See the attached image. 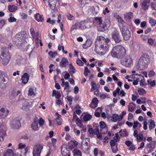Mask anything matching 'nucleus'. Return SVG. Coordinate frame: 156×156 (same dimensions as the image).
<instances>
[{"instance_id":"obj_1","label":"nucleus","mask_w":156,"mask_h":156,"mask_svg":"<svg viewBox=\"0 0 156 156\" xmlns=\"http://www.w3.org/2000/svg\"><path fill=\"white\" fill-rule=\"evenodd\" d=\"M104 42L103 38L101 37H98L95 44V51H96L99 49L103 51L101 52V55H105L108 50V44L105 43Z\"/></svg>"},{"instance_id":"obj_2","label":"nucleus","mask_w":156,"mask_h":156,"mask_svg":"<svg viewBox=\"0 0 156 156\" xmlns=\"http://www.w3.org/2000/svg\"><path fill=\"white\" fill-rule=\"evenodd\" d=\"M111 56L113 58L121 59L124 57L126 53L125 48L121 45L115 46L110 52Z\"/></svg>"},{"instance_id":"obj_3","label":"nucleus","mask_w":156,"mask_h":156,"mask_svg":"<svg viewBox=\"0 0 156 156\" xmlns=\"http://www.w3.org/2000/svg\"><path fill=\"white\" fill-rule=\"evenodd\" d=\"M0 58L3 65H6L9 63L10 59V55L7 48L4 47L2 48Z\"/></svg>"},{"instance_id":"obj_4","label":"nucleus","mask_w":156,"mask_h":156,"mask_svg":"<svg viewBox=\"0 0 156 156\" xmlns=\"http://www.w3.org/2000/svg\"><path fill=\"white\" fill-rule=\"evenodd\" d=\"M14 40L13 41L15 42L14 44L17 45L22 46L27 43L24 35L21 32L18 33L15 35Z\"/></svg>"},{"instance_id":"obj_5","label":"nucleus","mask_w":156,"mask_h":156,"mask_svg":"<svg viewBox=\"0 0 156 156\" xmlns=\"http://www.w3.org/2000/svg\"><path fill=\"white\" fill-rule=\"evenodd\" d=\"M148 61V59L145 57H141L136 65V68L140 70L144 69L147 66Z\"/></svg>"},{"instance_id":"obj_6","label":"nucleus","mask_w":156,"mask_h":156,"mask_svg":"<svg viewBox=\"0 0 156 156\" xmlns=\"http://www.w3.org/2000/svg\"><path fill=\"white\" fill-rule=\"evenodd\" d=\"M43 148L42 145L37 144L34 146L33 151V156H40L41 150Z\"/></svg>"},{"instance_id":"obj_7","label":"nucleus","mask_w":156,"mask_h":156,"mask_svg":"<svg viewBox=\"0 0 156 156\" xmlns=\"http://www.w3.org/2000/svg\"><path fill=\"white\" fill-rule=\"evenodd\" d=\"M111 36L112 38L115 43H119L122 41V38L120 35L119 32L115 29H114L112 33Z\"/></svg>"},{"instance_id":"obj_8","label":"nucleus","mask_w":156,"mask_h":156,"mask_svg":"<svg viewBox=\"0 0 156 156\" xmlns=\"http://www.w3.org/2000/svg\"><path fill=\"white\" fill-rule=\"evenodd\" d=\"M121 31L124 39L126 41L129 40L131 37V34L128 28L126 26H123Z\"/></svg>"},{"instance_id":"obj_9","label":"nucleus","mask_w":156,"mask_h":156,"mask_svg":"<svg viewBox=\"0 0 156 156\" xmlns=\"http://www.w3.org/2000/svg\"><path fill=\"white\" fill-rule=\"evenodd\" d=\"M121 62L123 66L127 67H130L133 65L132 58L128 56L123 58Z\"/></svg>"},{"instance_id":"obj_10","label":"nucleus","mask_w":156,"mask_h":156,"mask_svg":"<svg viewBox=\"0 0 156 156\" xmlns=\"http://www.w3.org/2000/svg\"><path fill=\"white\" fill-rule=\"evenodd\" d=\"M110 22L108 19H107L103 23L99 25L98 29L101 31H104L106 30L110 26Z\"/></svg>"},{"instance_id":"obj_11","label":"nucleus","mask_w":156,"mask_h":156,"mask_svg":"<svg viewBox=\"0 0 156 156\" xmlns=\"http://www.w3.org/2000/svg\"><path fill=\"white\" fill-rule=\"evenodd\" d=\"M38 118L36 116L34 119L33 122L32 123L31 127L32 130L34 131H36L39 129V127L38 125Z\"/></svg>"},{"instance_id":"obj_12","label":"nucleus","mask_w":156,"mask_h":156,"mask_svg":"<svg viewBox=\"0 0 156 156\" xmlns=\"http://www.w3.org/2000/svg\"><path fill=\"white\" fill-rule=\"evenodd\" d=\"M11 127L15 129L19 128L21 126L20 121L19 119H14L11 123Z\"/></svg>"},{"instance_id":"obj_13","label":"nucleus","mask_w":156,"mask_h":156,"mask_svg":"<svg viewBox=\"0 0 156 156\" xmlns=\"http://www.w3.org/2000/svg\"><path fill=\"white\" fill-rule=\"evenodd\" d=\"M6 134L5 124H2L0 126V137L3 139Z\"/></svg>"},{"instance_id":"obj_14","label":"nucleus","mask_w":156,"mask_h":156,"mask_svg":"<svg viewBox=\"0 0 156 156\" xmlns=\"http://www.w3.org/2000/svg\"><path fill=\"white\" fill-rule=\"evenodd\" d=\"M81 147L82 150L86 152L90 149V145L87 142H86L84 144L82 143Z\"/></svg>"},{"instance_id":"obj_15","label":"nucleus","mask_w":156,"mask_h":156,"mask_svg":"<svg viewBox=\"0 0 156 156\" xmlns=\"http://www.w3.org/2000/svg\"><path fill=\"white\" fill-rule=\"evenodd\" d=\"M122 119V116H120L116 114H113L112 116L111 120L114 122H115L118 121H121Z\"/></svg>"},{"instance_id":"obj_16","label":"nucleus","mask_w":156,"mask_h":156,"mask_svg":"<svg viewBox=\"0 0 156 156\" xmlns=\"http://www.w3.org/2000/svg\"><path fill=\"white\" fill-rule=\"evenodd\" d=\"M61 151L62 155L63 156H70L69 154H68L69 153V149L65 147V145L62 146L61 148Z\"/></svg>"},{"instance_id":"obj_17","label":"nucleus","mask_w":156,"mask_h":156,"mask_svg":"<svg viewBox=\"0 0 156 156\" xmlns=\"http://www.w3.org/2000/svg\"><path fill=\"white\" fill-rule=\"evenodd\" d=\"M29 78V76L27 73H25L21 77L22 83L26 84L28 82Z\"/></svg>"},{"instance_id":"obj_18","label":"nucleus","mask_w":156,"mask_h":156,"mask_svg":"<svg viewBox=\"0 0 156 156\" xmlns=\"http://www.w3.org/2000/svg\"><path fill=\"white\" fill-rule=\"evenodd\" d=\"M150 0H144L141 4L142 9L144 10H147L149 7Z\"/></svg>"},{"instance_id":"obj_19","label":"nucleus","mask_w":156,"mask_h":156,"mask_svg":"<svg viewBox=\"0 0 156 156\" xmlns=\"http://www.w3.org/2000/svg\"><path fill=\"white\" fill-rule=\"evenodd\" d=\"M68 64L69 62L67 59L65 58H63L60 62L59 65L62 67H66L68 65Z\"/></svg>"},{"instance_id":"obj_20","label":"nucleus","mask_w":156,"mask_h":156,"mask_svg":"<svg viewBox=\"0 0 156 156\" xmlns=\"http://www.w3.org/2000/svg\"><path fill=\"white\" fill-rule=\"evenodd\" d=\"M91 88L90 89L91 92H93L96 89H99L100 87V85L99 83L96 84L94 81L91 83Z\"/></svg>"},{"instance_id":"obj_21","label":"nucleus","mask_w":156,"mask_h":156,"mask_svg":"<svg viewBox=\"0 0 156 156\" xmlns=\"http://www.w3.org/2000/svg\"><path fill=\"white\" fill-rule=\"evenodd\" d=\"M34 18L38 22H42L44 21V18L43 15H41L38 13H37L35 15Z\"/></svg>"},{"instance_id":"obj_22","label":"nucleus","mask_w":156,"mask_h":156,"mask_svg":"<svg viewBox=\"0 0 156 156\" xmlns=\"http://www.w3.org/2000/svg\"><path fill=\"white\" fill-rule=\"evenodd\" d=\"M156 143L155 141H153L148 145V148L149 152H151L154 150Z\"/></svg>"},{"instance_id":"obj_23","label":"nucleus","mask_w":156,"mask_h":156,"mask_svg":"<svg viewBox=\"0 0 156 156\" xmlns=\"http://www.w3.org/2000/svg\"><path fill=\"white\" fill-rule=\"evenodd\" d=\"M136 106L132 102L130 103L128 106V110L129 112H133L135 109Z\"/></svg>"},{"instance_id":"obj_24","label":"nucleus","mask_w":156,"mask_h":156,"mask_svg":"<svg viewBox=\"0 0 156 156\" xmlns=\"http://www.w3.org/2000/svg\"><path fill=\"white\" fill-rule=\"evenodd\" d=\"M92 43V41L90 40H87L86 43L83 45V48L86 49L90 47Z\"/></svg>"},{"instance_id":"obj_25","label":"nucleus","mask_w":156,"mask_h":156,"mask_svg":"<svg viewBox=\"0 0 156 156\" xmlns=\"http://www.w3.org/2000/svg\"><path fill=\"white\" fill-rule=\"evenodd\" d=\"M136 78H138V80L140 82V86H144V77L142 75H139L136 77Z\"/></svg>"},{"instance_id":"obj_26","label":"nucleus","mask_w":156,"mask_h":156,"mask_svg":"<svg viewBox=\"0 0 156 156\" xmlns=\"http://www.w3.org/2000/svg\"><path fill=\"white\" fill-rule=\"evenodd\" d=\"M133 16V13L131 12H128L124 14V18L126 20H129L132 19Z\"/></svg>"},{"instance_id":"obj_27","label":"nucleus","mask_w":156,"mask_h":156,"mask_svg":"<svg viewBox=\"0 0 156 156\" xmlns=\"http://www.w3.org/2000/svg\"><path fill=\"white\" fill-rule=\"evenodd\" d=\"M3 156H14L13 151L10 149L7 150L5 152Z\"/></svg>"},{"instance_id":"obj_28","label":"nucleus","mask_w":156,"mask_h":156,"mask_svg":"<svg viewBox=\"0 0 156 156\" xmlns=\"http://www.w3.org/2000/svg\"><path fill=\"white\" fill-rule=\"evenodd\" d=\"M149 123V128L150 130H151L155 127V124L154 121L150 119L148 121Z\"/></svg>"},{"instance_id":"obj_29","label":"nucleus","mask_w":156,"mask_h":156,"mask_svg":"<svg viewBox=\"0 0 156 156\" xmlns=\"http://www.w3.org/2000/svg\"><path fill=\"white\" fill-rule=\"evenodd\" d=\"M74 156H82L81 151L77 149H75L73 151Z\"/></svg>"},{"instance_id":"obj_30","label":"nucleus","mask_w":156,"mask_h":156,"mask_svg":"<svg viewBox=\"0 0 156 156\" xmlns=\"http://www.w3.org/2000/svg\"><path fill=\"white\" fill-rule=\"evenodd\" d=\"M29 104L27 102H25L23 104L22 108L23 110L27 111L29 109Z\"/></svg>"},{"instance_id":"obj_31","label":"nucleus","mask_w":156,"mask_h":156,"mask_svg":"<svg viewBox=\"0 0 156 156\" xmlns=\"http://www.w3.org/2000/svg\"><path fill=\"white\" fill-rule=\"evenodd\" d=\"M17 9V6L14 5H9L8 7V10L10 12H14Z\"/></svg>"},{"instance_id":"obj_32","label":"nucleus","mask_w":156,"mask_h":156,"mask_svg":"<svg viewBox=\"0 0 156 156\" xmlns=\"http://www.w3.org/2000/svg\"><path fill=\"white\" fill-rule=\"evenodd\" d=\"M94 22L99 25L102 23V20L101 17H95L94 18Z\"/></svg>"},{"instance_id":"obj_33","label":"nucleus","mask_w":156,"mask_h":156,"mask_svg":"<svg viewBox=\"0 0 156 156\" xmlns=\"http://www.w3.org/2000/svg\"><path fill=\"white\" fill-rule=\"evenodd\" d=\"M84 21H82L78 23V27L82 30L85 29V26L84 24Z\"/></svg>"},{"instance_id":"obj_34","label":"nucleus","mask_w":156,"mask_h":156,"mask_svg":"<svg viewBox=\"0 0 156 156\" xmlns=\"http://www.w3.org/2000/svg\"><path fill=\"white\" fill-rule=\"evenodd\" d=\"M54 95H55L56 98L58 99L61 96V95L59 92H56L55 90H53L52 96H53Z\"/></svg>"},{"instance_id":"obj_35","label":"nucleus","mask_w":156,"mask_h":156,"mask_svg":"<svg viewBox=\"0 0 156 156\" xmlns=\"http://www.w3.org/2000/svg\"><path fill=\"white\" fill-rule=\"evenodd\" d=\"M138 142H140L143 140V135L141 133H140L136 137Z\"/></svg>"},{"instance_id":"obj_36","label":"nucleus","mask_w":156,"mask_h":156,"mask_svg":"<svg viewBox=\"0 0 156 156\" xmlns=\"http://www.w3.org/2000/svg\"><path fill=\"white\" fill-rule=\"evenodd\" d=\"M56 114H58L59 116L55 119L56 121L57 125H60L62 124V119L60 117L61 115L58 114L57 113H56Z\"/></svg>"},{"instance_id":"obj_37","label":"nucleus","mask_w":156,"mask_h":156,"mask_svg":"<svg viewBox=\"0 0 156 156\" xmlns=\"http://www.w3.org/2000/svg\"><path fill=\"white\" fill-rule=\"evenodd\" d=\"M149 23L152 27L154 26L156 23V21L155 20L152 18L150 17L149 18Z\"/></svg>"},{"instance_id":"obj_38","label":"nucleus","mask_w":156,"mask_h":156,"mask_svg":"<svg viewBox=\"0 0 156 156\" xmlns=\"http://www.w3.org/2000/svg\"><path fill=\"white\" fill-rule=\"evenodd\" d=\"M92 116L89 114L85 115L83 117V119L84 121H87L91 119Z\"/></svg>"},{"instance_id":"obj_39","label":"nucleus","mask_w":156,"mask_h":156,"mask_svg":"<svg viewBox=\"0 0 156 156\" xmlns=\"http://www.w3.org/2000/svg\"><path fill=\"white\" fill-rule=\"evenodd\" d=\"M147 84L150 85L151 87H153L155 85V82L154 80H147Z\"/></svg>"},{"instance_id":"obj_40","label":"nucleus","mask_w":156,"mask_h":156,"mask_svg":"<svg viewBox=\"0 0 156 156\" xmlns=\"http://www.w3.org/2000/svg\"><path fill=\"white\" fill-rule=\"evenodd\" d=\"M137 91L139 94L141 95H142L145 94L146 93L145 90L143 88H139Z\"/></svg>"},{"instance_id":"obj_41","label":"nucleus","mask_w":156,"mask_h":156,"mask_svg":"<svg viewBox=\"0 0 156 156\" xmlns=\"http://www.w3.org/2000/svg\"><path fill=\"white\" fill-rule=\"evenodd\" d=\"M48 54L51 58H54L57 55V52L56 51L53 52L50 51L49 52Z\"/></svg>"},{"instance_id":"obj_42","label":"nucleus","mask_w":156,"mask_h":156,"mask_svg":"<svg viewBox=\"0 0 156 156\" xmlns=\"http://www.w3.org/2000/svg\"><path fill=\"white\" fill-rule=\"evenodd\" d=\"M38 122L39 126H41L44 125V121L42 118L40 117L39 119H38Z\"/></svg>"},{"instance_id":"obj_43","label":"nucleus","mask_w":156,"mask_h":156,"mask_svg":"<svg viewBox=\"0 0 156 156\" xmlns=\"http://www.w3.org/2000/svg\"><path fill=\"white\" fill-rule=\"evenodd\" d=\"M28 95L32 97L35 96V94L33 89L32 88H30L29 89L28 91Z\"/></svg>"},{"instance_id":"obj_44","label":"nucleus","mask_w":156,"mask_h":156,"mask_svg":"<svg viewBox=\"0 0 156 156\" xmlns=\"http://www.w3.org/2000/svg\"><path fill=\"white\" fill-rule=\"evenodd\" d=\"M30 32L31 36L34 39L35 38V34L34 29L33 28H31L30 29Z\"/></svg>"},{"instance_id":"obj_45","label":"nucleus","mask_w":156,"mask_h":156,"mask_svg":"<svg viewBox=\"0 0 156 156\" xmlns=\"http://www.w3.org/2000/svg\"><path fill=\"white\" fill-rule=\"evenodd\" d=\"M69 70L71 72L74 73L76 71V70L71 64H69Z\"/></svg>"},{"instance_id":"obj_46","label":"nucleus","mask_w":156,"mask_h":156,"mask_svg":"<svg viewBox=\"0 0 156 156\" xmlns=\"http://www.w3.org/2000/svg\"><path fill=\"white\" fill-rule=\"evenodd\" d=\"M77 26L78 27V23H76L73 25L71 28L70 31H73L74 30L77 29Z\"/></svg>"},{"instance_id":"obj_47","label":"nucleus","mask_w":156,"mask_h":156,"mask_svg":"<svg viewBox=\"0 0 156 156\" xmlns=\"http://www.w3.org/2000/svg\"><path fill=\"white\" fill-rule=\"evenodd\" d=\"M73 131L76 136H80V132L79 130L75 128H74L73 129Z\"/></svg>"},{"instance_id":"obj_48","label":"nucleus","mask_w":156,"mask_h":156,"mask_svg":"<svg viewBox=\"0 0 156 156\" xmlns=\"http://www.w3.org/2000/svg\"><path fill=\"white\" fill-rule=\"evenodd\" d=\"M120 90V89L119 88H116V90H114L113 92V95L114 97H116L117 95V94H119V91Z\"/></svg>"},{"instance_id":"obj_49","label":"nucleus","mask_w":156,"mask_h":156,"mask_svg":"<svg viewBox=\"0 0 156 156\" xmlns=\"http://www.w3.org/2000/svg\"><path fill=\"white\" fill-rule=\"evenodd\" d=\"M84 24L85 27V29L86 28H87L89 29L91 27V25H90V24L91 23L90 22H86L85 21H84Z\"/></svg>"},{"instance_id":"obj_50","label":"nucleus","mask_w":156,"mask_h":156,"mask_svg":"<svg viewBox=\"0 0 156 156\" xmlns=\"http://www.w3.org/2000/svg\"><path fill=\"white\" fill-rule=\"evenodd\" d=\"M148 43L150 45H153L154 43V40L151 38H149L148 39Z\"/></svg>"},{"instance_id":"obj_51","label":"nucleus","mask_w":156,"mask_h":156,"mask_svg":"<svg viewBox=\"0 0 156 156\" xmlns=\"http://www.w3.org/2000/svg\"><path fill=\"white\" fill-rule=\"evenodd\" d=\"M151 8L154 10H156V1L152 2L151 3Z\"/></svg>"},{"instance_id":"obj_52","label":"nucleus","mask_w":156,"mask_h":156,"mask_svg":"<svg viewBox=\"0 0 156 156\" xmlns=\"http://www.w3.org/2000/svg\"><path fill=\"white\" fill-rule=\"evenodd\" d=\"M100 127L101 129H104L106 126L105 123L103 121H101L100 122Z\"/></svg>"},{"instance_id":"obj_53","label":"nucleus","mask_w":156,"mask_h":156,"mask_svg":"<svg viewBox=\"0 0 156 156\" xmlns=\"http://www.w3.org/2000/svg\"><path fill=\"white\" fill-rule=\"evenodd\" d=\"M122 132H123V133L121 134V136H128V134L126 130H123L122 131V130H121L119 131V133H121Z\"/></svg>"},{"instance_id":"obj_54","label":"nucleus","mask_w":156,"mask_h":156,"mask_svg":"<svg viewBox=\"0 0 156 156\" xmlns=\"http://www.w3.org/2000/svg\"><path fill=\"white\" fill-rule=\"evenodd\" d=\"M51 2H50V0L49 1V6L50 8L52 10H54L55 9V6L54 5L55 4V2H54V4L52 3L51 4L50 3Z\"/></svg>"},{"instance_id":"obj_55","label":"nucleus","mask_w":156,"mask_h":156,"mask_svg":"<svg viewBox=\"0 0 156 156\" xmlns=\"http://www.w3.org/2000/svg\"><path fill=\"white\" fill-rule=\"evenodd\" d=\"M16 19L14 17H11L8 19V20L10 22H15L16 21Z\"/></svg>"},{"instance_id":"obj_56","label":"nucleus","mask_w":156,"mask_h":156,"mask_svg":"<svg viewBox=\"0 0 156 156\" xmlns=\"http://www.w3.org/2000/svg\"><path fill=\"white\" fill-rule=\"evenodd\" d=\"M111 149H112V152L114 153H116L118 151V144H117L116 145V148L115 149H114V147H112Z\"/></svg>"},{"instance_id":"obj_57","label":"nucleus","mask_w":156,"mask_h":156,"mask_svg":"<svg viewBox=\"0 0 156 156\" xmlns=\"http://www.w3.org/2000/svg\"><path fill=\"white\" fill-rule=\"evenodd\" d=\"M26 147V145L24 144H22V143H20L18 145V148L19 149H22Z\"/></svg>"},{"instance_id":"obj_58","label":"nucleus","mask_w":156,"mask_h":156,"mask_svg":"<svg viewBox=\"0 0 156 156\" xmlns=\"http://www.w3.org/2000/svg\"><path fill=\"white\" fill-rule=\"evenodd\" d=\"M116 142L115 141V140L114 139V140H111L110 141V145L112 147L113 146H114L115 145H116Z\"/></svg>"},{"instance_id":"obj_59","label":"nucleus","mask_w":156,"mask_h":156,"mask_svg":"<svg viewBox=\"0 0 156 156\" xmlns=\"http://www.w3.org/2000/svg\"><path fill=\"white\" fill-rule=\"evenodd\" d=\"M155 74L154 71L152 70H151L148 73V76L149 77H152Z\"/></svg>"},{"instance_id":"obj_60","label":"nucleus","mask_w":156,"mask_h":156,"mask_svg":"<svg viewBox=\"0 0 156 156\" xmlns=\"http://www.w3.org/2000/svg\"><path fill=\"white\" fill-rule=\"evenodd\" d=\"M98 102V100L96 98H93L92 101V104L95 105H97V103Z\"/></svg>"},{"instance_id":"obj_61","label":"nucleus","mask_w":156,"mask_h":156,"mask_svg":"<svg viewBox=\"0 0 156 156\" xmlns=\"http://www.w3.org/2000/svg\"><path fill=\"white\" fill-rule=\"evenodd\" d=\"M77 64L79 66H83V63L82 61L80 59H78L76 61Z\"/></svg>"},{"instance_id":"obj_62","label":"nucleus","mask_w":156,"mask_h":156,"mask_svg":"<svg viewBox=\"0 0 156 156\" xmlns=\"http://www.w3.org/2000/svg\"><path fill=\"white\" fill-rule=\"evenodd\" d=\"M5 23V21L4 20H0V28H1Z\"/></svg>"},{"instance_id":"obj_63","label":"nucleus","mask_w":156,"mask_h":156,"mask_svg":"<svg viewBox=\"0 0 156 156\" xmlns=\"http://www.w3.org/2000/svg\"><path fill=\"white\" fill-rule=\"evenodd\" d=\"M67 16L68 19L69 20H73L74 18V16L73 15H71L70 14H67Z\"/></svg>"},{"instance_id":"obj_64","label":"nucleus","mask_w":156,"mask_h":156,"mask_svg":"<svg viewBox=\"0 0 156 156\" xmlns=\"http://www.w3.org/2000/svg\"><path fill=\"white\" fill-rule=\"evenodd\" d=\"M126 93L123 90H122L119 91V95H120L121 97H124Z\"/></svg>"}]
</instances>
